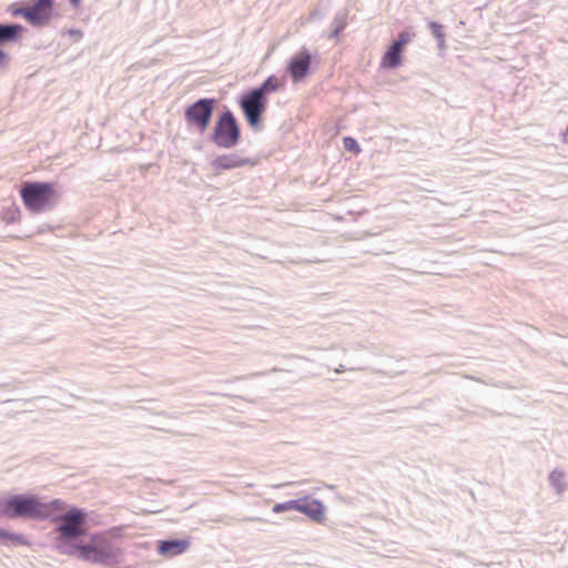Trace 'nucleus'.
I'll list each match as a JSON object with an SVG mask.
<instances>
[{
    "label": "nucleus",
    "mask_w": 568,
    "mask_h": 568,
    "mask_svg": "<svg viewBox=\"0 0 568 568\" xmlns=\"http://www.w3.org/2000/svg\"><path fill=\"white\" fill-rule=\"evenodd\" d=\"M0 514L8 519L57 524L54 545L62 555L77 556L88 535V513L60 498L47 499L27 491L0 497Z\"/></svg>",
    "instance_id": "obj_1"
},
{
    "label": "nucleus",
    "mask_w": 568,
    "mask_h": 568,
    "mask_svg": "<svg viewBox=\"0 0 568 568\" xmlns=\"http://www.w3.org/2000/svg\"><path fill=\"white\" fill-rule=\"evenodd\" d=\"M121 529V527H113L109 531L91 534L77 557L103 567L118 566L123 559V550L114 539L120 536Z\"/></svg>",
    "instance_id": "obj_2"
},
{
    "label": "nucleus",
    "mask_w": 568,
    "mask_h": 568,
    "mask_svg": "<svg viewBox=\"0 0 568 568\" xmlns=\"http://www.w3.org/2000/svg\"><path fill=\"white\" fill-rule=\"evenodd\" d=\"M24 207L34 214L52 209L57 196L55 183L49 181H23L19 190Z\"/></svg>",
    "instance_id": "obj_3"
},
{
    "label": "nucleus",
    "mask_w": 568,
    "mask_h": 568,
    "mask_svg": "<svg viewBox=\"0 0 568 568\" xmlns=\"http://www.w3.org/2000/svg\"><path fill=\"white\" fill-rule=\"evenodd\" d=\"M210 141L222 149H233L241 141V125L227 106L217 115Z\"/></svg>",
    "instance_id": "obj_4"
},
{
    "label": "nucleus",
    "mask_w": 568,
    "mask_h": 568,
    "mask_svg": "<svg viewBox=\"0 0 568 568\" xmlns=\"http://www.w3.org/2000/svg\"><path fill=\"white\" fill-rule=\"evenodd\" d=\"M217 103L216 98H200L186 105L183 119L187 129L203 134L211 125Z\"/></svg>",
    "instance_id": "obj_5"
},
{
    "label": "nucleus",
    "mask_w": 568,
    "mask_h": 568,
    "mask_svg": "<svg viewBox=\"0 0 568 568\" xmlns=\"http://www.w3.org/2000/svg\"><path fill=\"white\" fill-rule=\"evenodd\" d=\"M237 104L241 109L247 125L255 132L264 129L263 115L268 106V99L258 97L251 88L242 91L237 97Z\"/></svg>",
    "instance_id": "obj_6"
},
{
    "label": "nucleus",
    "mask_w": 568,
    "mask_h": 568,
    "mask_svg": "<svg viewBox=\"0 0 568 568\" xmlns=\"http://www.w3.org/2000/svg\"><path fill=\"white\" fill-rule=\"evenodd\" d=\"M287 510H296L315 523H323L325 519V505L322 500L311 496L276 503L273 506V513L275 514Z\"/></svg>",
    "instance_id": "obj_7"
},
{
    "label": "nucleus",
    "mask_w": 568,
    "mask_h": 568,
    "mask_svg": "<svg viewBox=\"0 0 568 568\" xmlns=\"http://www.w3.org/2000/svg\"><path fill=\"white\" fill-rule=\"evenodd\" d=\"M315 54L302 47L286 63L285 72L293 83H301L311 72Z\"/></svg>",
    "instance_id": "obj_8"
},
{
    "label": "nucleus",
    "mask_w": 568,
    "mask_h": 568,
    "mask_svg": "<svg viewBox=\"0 0 568 568\" xmlns=\"http://www.w3.org/2000/svg\"><path fill=\"white\" fill-rule=\"evenodd\" d=\"M29 6V24L33 28L47 27L57 16L54 0H33Z\"/></svg>",
    "instance_id": "obj_9"
},
{
    "label": "nucleus",
    "mask_w": 568,
    "mask_h": 568,
    "mask_svg": "<svg viewBox=\"0 0 568 568\" xmlns=\"http://www.w3.org/2000/svg\"><path fill=\"white\" fill-rule=\"evenodd\" d=\"M254 164H255V162L252 159L241 156L237 153H229V154L217 155L210 162V166L216 173H220L222 171L237 169V168H243L246 165L252 166Z\"/></svg>",
    "instance_id": "obj_10"
},
{
    "label": "nucleus",
    "mask_w": 568,
    "mask_h": 568,
    "mask_svg": "<svg viewBox=\"0 0 568 568\" xmlns=\"http://www.w3.org/2000/svg\"><path fill=\"white\" fill-rule=\"evenodd\" d=\"M191 546V538H166L159 540L156 551L159 555L172 558L187 551Z\"/></svg>",
    "instance_id": "obj_11"
},
{
    "label": "nucleus",
    "mask_w": 568,
    "mask_h": 568,
    "mask_svg": "<svg viewBox=\"0 0 568 568\" xmlns=\"http://www.w3.org/2000/svg\"><path fill=\"white\" fill-rule=\"evenodd\" d=\"M285 88V81L281 80L277 75H268L260 85L251 88L258 97L268 99V95L283 90Z\"/></svg>",
    "instance_id": "obj_12"
},
{
    "label": "nucleus",
    "mask_w": 568,
    "mask_h": 568,
    "mask_svg": "<svg viewBox=\"0 0 568 568\" xmlns=\"http://www.w3.org/2000/svg\"><path fill=\"white\" fill-rule=\"evenodd\" d=\"M403 50L393 45L387 47L382 55L381 67L385 70H395L403 64Z\"/></svg>",
    "instance_id": "obj_13"
},
{
    "label": "nucleus",
    "mask_w": 568,
    "mask_h": 568,
    "mask_svg": "<svg viewBox=\"0 0 568 568\" xmlns=\"http://www.w3.org/2000/svg\"><path fill=\"white\" fill-rule=\"evenodd\" d=\"M0 546L20 547L30 546L29 538L22 532L10 531L0 527Z\"/></svg>",
    "instance_id": "obj_14"
},
{
    "label": "nucleus",
    "mask_w": 568,
    "mask_h": 568,
    "mask_svg": "<svg viewBox=\"0 0 568 568\" xmlns=\"http://www.w3.org/2000/svg\"><path fill=\"white\" fill-rule=\"evenodd\" d=\"M347 10L338 11L333 19L329 39H337L347 26Z\"/></svg>",
    "instance_id": "obj_15"
},
{
    "label": "nucleus",
    "mask_w": 568,
    "mask_h": 568,
    "mask_svg": "<svg viewBox=\"0 0 568 568\" xmlns=\"http://www.w3.org/2000/svg\"><path fill=\"white\" fill-rule=\"evenodd\" d=\"M29 3L17 1L7 7V12L14 18H23L29 23Z\"/></svg>",
    "instance_id": "obj_16"
},
{
    "label": "nucleus",
    "mask_w": 568,
    "mask_h": 568,
    "mask_svg": "<svg viewBox=\"0 0 568 568\" xmlns=\"http://www.w3.org/2000/svg\"><path fill=\"white\" fill-rule=\"evenodd\" d=\"M428 28L437 41L438 49L440 51H444L446 49V44H445L446 33L444 31V26L437 21H429Z\"/></svg>",
    "instance_id": "obj_17"
},
{
    "label": "nucleus",
    "mask_w": 568,
    "mask_h": 568,
    "mask_svg": "<svg viewBox=\"0 0 568 568\" xmlns=\"http://www.w3.org/2000/svg\"><path fill=\"white\" fill-rule=\"evenodd\" d=\"M549 485L557 494H562L566 488L565 474L561 470L554 469L548 476Z\"/></svg>",
    "instance_id": "obj_18"
},
{
    "label": "nucleus",
    "mask_w": 568,
    "mask_h": 568,
    "mask_svg": "<svg viewBox=\"0 0 568 568\" xmlns=\"http://www.w3.org/2000/svg\"><path fill=\"white\" fill-rule=\"evenodd\" d=\"M20 209L12 204L2 211L1 219L7 224H12L20 219Z\"/></svg>",
    "instance_id": "obj_19"
},
{
    "label": "nucleus",
    "mask_w": 568,
    "mask_h": 568,
    "mask_svg": "<svg viewBox=\"0 0 568 568\" xmlns=\"http://www.w3.org/2000/svg\"><path fill=\"white\" fill-rule=\"evenodd\" d=\"M413 36L414 33L409 32L408 30H403L397 34V38L393 40L390 43L404 51L405 45L412 41Z\"/></svg>",
    "instance_id": "obj_20"
},
{
    "label": "nucleus",
    "mask_w": 568,
    "mask_h": 568,
    "mask_svg": "<svg viewBox=\"0 0 568 568\" xmlns=\"http://www.w3.org/2000/svg\"><path fill=\"white\" fill-rule=\"evenodd\" d=\"M343 146L346 151L352 152L354 154H358L361 152L359 143L353 136H344Z\"/></svg>",
    "instance_id": "obj_21"
},
{
    "label": "nucleus",
    "mask_w": 568,
    "mask_h": 568,
    "mask_svg": "<svg viewBox=\"0 0 568 568\" xmlns=\"http://www.w3.org/2000/svg\"><path fill=\"white\" fill-rule=\"evenodd\" d=\"M67 34L74 37L77 41L83 38V32L80 29L70 28L67 30Z\"/></svg>",
    "instance_id": "obj_22"
},
{
    "label": "nucleus",
    "mask_w": 568,
    "mask_h": 568,
    "mask_svg": "<svg viewBox=\"0 0 568 568\" xmlns=\"http://www.w3.org/2000/svg\"><path fill=\"white\" fill-rule=\"evenodd\" d=\"M72 9L77 10L81 7L82 0H69Z\"/></svg>",
    "instance_id": "obj_23"
},
{
    "label": "nucleus",
    "mask_w": 568,
    "mask_h": 568,
    "mask_svg": "<svg viewBox=\"0 0 568 568\" xmlns=\"http://www.w3.org/2000/svg\"><path fill=\"white\" fill-rule=\"evenodd\" d=\"M567 136H568V124H567L566 131L564 133L562 142H565V143L568 142Z\"/></svg>",
    "instance_id": "obj_24"
},
{
    "label": "nucleus",
    "mask_w": 568,
    "mask_h": 568,
    "mask_svg": "<svg viewBox=\"0 0 568 568\" xmlns=\"http://www.w3.org/2000/svg\"><path fill=\"white\" fill-rule=\"evenodd\" d=\"M344 369H345L344 365L341 364L339 367L335 369V372L341 373Z\"/></svg>",
    "instance_id": "obj_25"
}]
</instances>
